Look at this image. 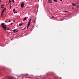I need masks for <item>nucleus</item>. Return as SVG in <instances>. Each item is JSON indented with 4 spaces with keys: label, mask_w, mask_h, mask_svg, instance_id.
<instances>
[{
    "label": "nucleus",
    "mask_w": 79,
    "mask_h": 79,
    "mask_svg": "<svg viewBox=\"0 0 79 79\" xmlns=\"http://www.w3.org/2000/svg\"><path fill=\"white\" fill-rule=\"evenodd\" d=\"M1 26L2 27L4 28V30L6 31V26L5 25V23H2L1 24Z\"/></svg>",
    "instance_id": "nucleus-1"
},
{
    "label": "nucleus",
    "mask_w": 79,
    "mask_h": 79,
    "mask_svg": "<svg viewBox=\"0 0 79 79\" xmlns=\"http://www.w3.org/2000/svg\"><path fill=\"white\" fill-rule=\"evenodd\" d=\"M31 19H30L29 20V21L28 22V23L27 24V29H28V27L29 26H30V24H31Z\"/></svg>",
    "instance_id": "nucleus-2"
},
{
    "label": "nucleus",
    "mask_w": 79,
    "mask_h": 79,
    "mask_svg": "<svg viewBox=\"0 0 79 79\" xmlns=\"http://www.w3.org/2000/svg\"><path fill=\"white\" fill-rule=\"evenodd\" d=\"M21 7L22 8L24 7V3L23 2H22V3L21 4Z\"/></svg>",
    "instance_id": "nucleus-3"
},
{
    "label": "nucleus",
    "mask_w": 79,
    "mask_h": 79,
    "mask_svg": "<svg viewBox=\"0 0 79 79\" xmlns=\"http://www.w3.org/2000/svg\"><path fill=\"white\" fill-rule=\"evenodd\" d=\"M48 3H52L53 2H52V0H48Z\"/></svg>",
    "instance_id": "nucleus-4"
},
{
    "label": "nucleus",
    "mask_w": 79,
    "mask_h": 79,
    "mask_svg": "<svg viewBox=\"0 0 79 79\" xmlns=\"http://www.w3.org/2000/svg\"><path fill=\"white\" fill-rule=\"evenodd\" d=\"M13 11L14 13H17V12L15 10V9H14L13 10Z\"/></svg>",
    "instance_id": "nucleus-5"
},
{
    "label": "nucleus",
    "mask_w": 79,
    "mask_h": 79,
    "mask_svg": "<svg viewBox=\"0 0 79 79\" xmlns=\"http://www.w3.org/2000/svg\"><path fill=\"white\" fill-rule=\"evenodd\" d=\"M26 19H27V17H25L23 19V21H25V20H26Z\"/></svg>",
    "instance_id": "nucleus-6"
},
{
    "label": "nucleus",
    "mask_w": 79,
    "mask_h": 79,
    "mask_svg": "<svg viewBox=\"0 0 79 79\" xmlns=\"http://www.w3.org/2000/svg\"><path fill=\"white\" fill-rule=\"evenodd\" d=\"M6 8H5L4 9H3L2 11V12L3 13L4 11H5V10H6Z\"/></svg>",
    "instance_id": "nucleus-7"
},
{
    "label": "nucleus",
    "mask_w": 79,
    "mask_h": 79,
    "mask_svg": "<svg viewBox=\"0 0 79 79\" xmlns=\"http://www.w3.org/2000/svg\"><path fill=\"white\" fill-rule=\"evenodd\" d=\"M13 31L14 32H17V31H16V29L14 30Z\"/></svg>",
    "instance_id": "nucleus-8"
},
{
    "label": "nucleus",
    "mask_w": 79,
    "mask_h": 79,
    "mask_svg": "<svg viewBox=\"0 0 79 79\" xmlns=\"http://www.w3.org/2000/svg\"><path fill=\"white\" fill-rule=\"evenodd\" d=\"M72 5H73V6H76V4H75L73 3H72Z\"/></svg>",
    "instance_id": "nucleus-9"
},
{
    "label": "nucleus",
    "mask_w": 79,
    "mask_h": 79,
    "mask_svg": "<svg viewBox=\"0 0 79 79\" xmlns=\"http://www.w3.org/2000/svg\"><path fill=\"white\" fill-rule=\"evenodd\" d=\"M19 26H22V25H23V23L20 24H19Z\"/></svg>",
    "instance_id": "nucleus-10"
},
{
    "label": "nucleus",
    "mask_w": 79,
    "mask_h": 79,
    "mask_svg": "<svg viewBox=\"0 0 79 79\" xmlns=\"http://www.w3.org/2000/svg\"><path fill=\"white\" fill-rule=\"evenodd\" d=\"M53 1L55 2H58L57 0H53Z\"/></svg>",
    "instance_id": "nucleus-11"
},
{
    "label": "nucleus",
    "mask_w": 79,
    "mask_h": 79,
    "mask_svg": "<svg viewBox=\"0 0 79 79\" xmlns=\"http://www.w3.org/2000/svg\"><path fill=\"white\" fill-rule=\"evenodd\" d=\"M11 4H10V8L11 9Z\"/></svg>",
    "instance_id": "nucleus-12"
},
{
    "label": "nucleus",
    "mask_w": 79,
    "mask_h": 79,
    "mask_svg": "<svg viewBox=\"0 0 79 79\" xmlns=\"http://www.w3.org/2000/svg\"><path fill=\"white\" fill-rule=\"evenodd\" d=\"M9 0L10 3L11 4V0Z\"/></svg>",
    "instance_id": "nucleus-13"
},
{
    "label": "nucleus",
    "mask_w": 79,
    "mask_h": 79,
    "mask_svg": "<svg viewBox=\"0 0 79 79\" xmlns=\"http://www.w3.org/2000/svg\"><path fill=\"white\" fill-rule=\"evenodd\" d=\"M63 11L64 12H67L68 11L66 10H64Z\"/></svg>",
    "instance_id": "nucleus-14"
},
{
    "label": "nucleus",
    "mask_w": 79,
    "mask_h": 79,
    "mask_svg": "<svg viewBox=\"0 0 79 79\" xmlns=\"http://www.w3.org/2000/svg\"><path fill=\"white\" fill-rule=\"evenodd\" d=\"M1 8H4V7L2 6H1Z\"/></svg>",
    "instance_id": "nucleus-15"
},
{
    "label": "nucleus",
    "mask_w": 79,
    "mask_h": 79,
    "mask_svg": "<svg viewBox=\"0 0 79 79\" xmlns=\"http://www.w3.org/2000/svg\"><path fill=\"white\" fill-rule=\"evenodd\" d=\"M3 12H2L1 13V16H2V15H3Z\"/></svg>",
    "instance_id": "nucleus-16"
},
{
    "label": "nucleus",
    "mask_w": 79,
    "mask_h": 79,
    "mask_svg": "<svg viewBox=\"0 0 79 79\" xmlns=\"http://www.w3.org/2000/svg\"><path fill=\"white\" fill-rule=\"evenodd\" d=\"M25 76H28V75L26 73V75Z\"/></svg>",
    "instance_id": "nucleus-17"
},
{
    "label": "nucleus",
    "mask_w": 79,
    "mask_h": 79,
    "mask_svg": "<svg viewBox=\"0 0 79 79\" xmlns=\"http://www.w3.org/2000/svg\"><path fill=\"white\" fill-rule=\"evenodd\" d=\"M12 2H13V3H14L15 2L14 1V0H12Z\"/></svg>",
    "instance_id": "nucleus-18"
},
{
    "label": "nucleus",
    "mask_w": 79,
    "mask_h": 79,
    "mask_svg": "<svg viewBox=\"0 0 79 79\" xmlns=\"http://www.w3.org/2000/svg\"><path fill=\"white\" fill-rule=\"evenodd\" d=\"M10 22H11V21L9 20V21H8V22L10 23Z\"/></svg>",
    "instance_id": "nucleus-19"
},
{
    "label": "nucleus",
    "mask_w": 79,
    "mask_h": 79,
    "mask_svg": "<svg viewBox=\"0 0 79 79\" xmlns=\"http://www.w3.org/2000/svg\"><path fill=\"white\" fill-rule=\"evenodd\" d=\"M52 18H55V17H53V16H52Z\"/></svg>",
    "instance_id": "nucleus-20"
},
{
    "label": "nucleus",
    "mask_w": 79,
    "mask_h": 79,
    "mask_svg": "<svg viewBox=\"0 0 79 79\" xmlns=\"http://www.w3.org/2000/svg\"><path fill=\"white\" fill-rule=\"evenodd\" d=\"M1 6H4V5H1Z\"/></svg>",
    "instance_id": "nucleus-21"
},
{
    "label": "nucleus",
    "mask_w": 79,
    "mask_h": 79,
    "mask_svg": "<svg viewBox=\"0 0 79 79\" xmlns=\"http://www.w3.org/2000/svg\"><path fill=\"white\" fill-rule=\"evenodd\" d=\"M33 22L34 23V22H35V20H34V21H33Z\"/></svg>",
    "instance_id": "nucleus-22"
},
{
    "label": "nucleus",
    "mask_w": 79,
    "mask_h": 79,
    "mask_svg": "<svg viewBox=\"0 0 79 79\" xmlns=\"http://www.w3.org/2000/svg\"><path fill=\"white\" fill-rule=\"evenodd\" d=\"M7 30H10V28H7Z\"/></svg>",
    "instance_id": "nucleus-23"
},
{
    "label": "nucleus",
    "mask_w": 79,
    "mask_h": 79,
    "mask_svg": "<svg viewBox=\"0 0 79 79\" xmlns=\"http://www.w3.org/2000/svg\"><path fill=\"white\" fill-rule=\"evenodd\" d=\"M60 1H61V2H62V0H60Z\"/></svg>",
    "instance_id": "nucleus-24"
},
{
    "label": "nucleus",
    "mask_w": 79,
    "mask_h": 79,
    "mask_svg": "<svg viewBox=\"0 0 79 79\" xmlns=\"http://www.w3.org/2000/svg\"><path fill=\"white\" fill-rule=\"evenodd\" d=\"M11 25H12V24H13V23H11Z\"/></svg>",
    "instance_id": "nucleus-25"
},
{
    "label": "nucleus",
    "mask_w": 79,
    "mask_h": 79,
    "mask_svg": "<svg viewBox=\"0 0 79 79\" xmlns=\"http://www.w3.org/2000/svg\"><path fill=\"white\" fill-rule=\"evenodd\" d=\"M15 20H14V22H15Z\"/></svg>",
    "instance_id": "nucleus-26"
},
{
    "label": "nucleus",
    "mask_w": 79,
    "mask_h": 79,
    "mask_svg": "<svg viewBox=\"0 0 79 79\" xmlns=\"http://www.w3.org/2000/svg\"><path fill=\"white\" fill-rule=\"evenodd\" d=\"M12 40L11 39V40Z\"/></svg>",
    "instance_id": "nucleus-27"
},
{
    "label": "nucleus",
    "mask_w": 79,
    "mask_h": 79,
    "mask_svg": "<svg viewBox=\"0 0 79 79\" xmlns=\"http://www.w3.org/2000/svg\"><path fill=\"white\" fill-rule=\"evenodd\" d=\"M1 2V1L0 0V3Z\"/></svg>",
    "instance_id": "nucleus-28"
},
{
    "label": "nucleus",
    "mask_w": 79,
    "mask_h": 79,
    "mask_svg": "<svg viewBox=\"0 0 79 79\" xmlns=\"http://www.w3.org/2000/svg\"><path fill=\"white\" fill-rule=\"evenodd\" d=\"M5 22H6V21H5Z\"/></svg>",
    "instance_id": "nucleus-29"
},
{
    "label": "nucleus",
    "mask_w": 79,
    "mask_h": 79,
    "mask_svg": "<svg viewBox=\"0 0 79 79\" xmlns=\"http://www.w3.org/2000/svg\"><path fill=\"white\" fill-rule=\"evenodd\" d=\"M77 4H78V3H77Z\"/></svg>",
    "instance_id": "nucleus-30"
},
{
    "label": "nucleus",
    "mask_w": 79,
    "mask_h": 79,
    "mask_svg": "<svg viewBox=\"0 0 79 79\" xmlns=\"http://www.w3.org/2000/svg\"><path fill=\"white\" fill-rule=\"evenodd\" d=\"M9 3H8V4H9Z\"/></svg>",
    "instance_id": "nucleus-31"
},
{
    "label": "nucleus",
    "mask_w": 79,
    "mask_h": 79,
    "mask_svg": "<svg viewBox=\"0 0 79 79\" xmlns=\"http://www.w3.org/2000/svg\"><path fill=\"white\" fill-rule=\"evenodd\" d=\"M24 29H25V28H24Z\"/></svg>",
    "instance_id": "nucleus-32"
}]
</instances>
